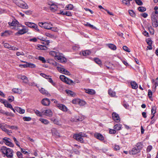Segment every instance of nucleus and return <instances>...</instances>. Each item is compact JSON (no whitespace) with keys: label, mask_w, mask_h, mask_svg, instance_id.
<instances>
[{"label":"nucleus","mask_w":158,"mask_h":158,"mask_svg":"<svg viewBox=\"0 0 158 158\" xmlns=\"http://www.w3.org/2000/svg\"><path fill=\"white\" fill-rule=\"evenodd\" d=\"M86 104V102L82 100L79 99L78 104L81 106H83Z\"/></svg>","instance_id":"4c0bfd02"},{"label":"nucleus","mask_w":158,"mask_h":158,"mask_svg":"<svg viewBox=\"0 0 158 158\" xmlns=\"http://www.w3.org/2000/svg\"><path fill=\"white\" fill-rule=\"evenodd\" d=\"M60 14L63 15H66L68 16H71L72 14L71 12L69 11H60Z\"/></svg>","instance_id":"aec40b11"},{"label":"nucleus","mask_w":158,"mask_h":158,"mask_svg":"<svg viewBox=\"0 0 158 158\" xmlns=\"http://www.w3.org/2000/svg\"><path fill=\"white\" fill-rule=\"evenodd\" d=\"M23 119L25 121H29L31 120V118L29 117H24Z\"/></svg>","instance_id":"37998d69"},{"label":"nucleus","mask_w":158,"mask_h":158,"mask_svg":"<svg viewBox=\"0 0 158 158\" xmlns=\"http://www.w3.org/2000/svg\"><path fill=\"white\" fill-rule=\"evenodd\" d=\"M109 132L110 134H115L116 133V131L114 129H110Z\"/></svg>","instance_id":"864d4df0"},{"label":"nucleus","mask_w":158,"mask_h":158,"mask_svg":"<svg viewBox=\"0 0 158 158\" xmlns=\"http://www.w3.org/2000/svg\"><path fill=\"white\" fill-rule=\"evenodd\" d=\"M108 47L111 49L114 50H115L117 48L116 46L115 45L113 44H108Z\"/></svg>","instance_id":"c85d7f7f"},{"label":"nucleus","mask_w":158,"mask_h":158,"mask_svg":"<svg viewBox=\"0 0 158 158\" xmlns=\"http://www.w3.org/2000/svg\"><path fill=\"white\" fill-rule=\"evenodd\" d=\"M45 35L48 36L50 37L51 38H52L54 37V35L52 34L49 33L47 32L45 33Z\"/></svg>","instance_id":"3c124183"},{"label":"nucleus","mask_w":158,"mask_h":158,"mask_svg":"<svg viewBox=\"0 0 158 158\" xmlns=\"http://www.w3.org/2000/svg\"><path fill=\"white\" fill-rule=\"evenodd\" d=\"M19 0V2L18 3V5H17L19 6L23 9H28V6L25 2L22 0Z\"/></svg>","instance_id":"423d86ee"},{"label":"nucleus","mask_w":158,"mask_h":158,"mask_svg":"<svg viewBox=\"0 0 158 158\" xmlns=\"http://www.w3.org/2000/svg\"><path fill=\"white\" fill-rule=\"evenodd\" d=\"M30 67L31 68H35V65L31 63H27V67Z\"/></svg>","instance_id":"09e8293b"},{"label":"nucleus","mask_w":158,"mask_h":158,"mask_svg":"<svg viewBox=\"0 0 158 158\" xmlns=\"http://www.w3.org/2000/svg\"><path fill=\"white\" fill-rule=\"evenodd\" d=\"M35 112L36 114L38 116L42 117V115H43L42 111L41 112H40L38 110H36L35 111Z\"/></svg>","instance_id":"58836bf2"},{"label":"nucleus","mask_w":158,"mask_h":158,"mask_svg":"<svg viewBox=\"0 0 158 158\" xmlns=\"http://www.w3.org/2000/svg\"><path fill=\"white\" fill-rule=\"evenodd\" d=\"M39 25L40 27L47 29H51L52 26V24L47 23H39Z\"/></svg>","instance_id":"7ed1b4c3"},{"label":"nucleus","mask_w":158,"mask_h":158,"mask_svg":"<svg viewBox=\"0 0 158 158\" xmlns=\"http://www.w3.org/2000/svg\"><path fill=\"white\" fill-rule=\"evenodd\" d=\"M140 152V151H139L138 149L135 148H133L132 150L129 151V153L131 155H135Z\"/></svg>","instance_id":"f3484780"},{"label":"nucleus","mask_w":158,"mask_h":158,"mask_svg":"<svg viewBox=\"0 0 158 158\" xmlns=\"http://www.w3.org/2000/svg\"><path fill=\"white\" fill-rule=\"evenodd\" d=\"M15 111L16 110L20 114H23L25 113V110L19 107H15Z\"/></svg>","instance_id":"dca6fc26"},{"label":"nucleus","mask_w":158,"mask_h":158,"mask_svg":"<svg viewBox=\"0 0 158 158\" xmlns=\"http://www.w3.org/2000/svg\"><path fill=\"white\" fill-rule=\"evenodd\" d=\"M19 22L15 19H14L11 22H9L8 24L10 26L17 27L18 26Z\"/></svg>","instance_id":"f8f14e48"},{"label":"nucleus","mask_w":158,"mask_h":158,"mask_svg":"<svg viewBox=\"0 0 158 158\" xmlns=\"http://www.w3.org/2000/svg\"><path fill=\"white\" fill-rule=\"evenodd\" d=\"M123 49L125 50V51L129 52H130L129 49L126 46H123Z\"/></svg>","instance_id":"680f3d73"},{"label":"nucleus","mask_w":158,"mask_h":158,"mask_svg":"<svg viewBox=\"0 0 158 158\" xmlns=\"http://www.w3.org/2000/svg\"><path fill=\"white\" fill-rule=\"evenodd\" d=\"M156 107L155 106H152V107L151 113L152 115H154L156 112Z\"/></svg>","instance_id":"c9c22d12"},{"label":"nucleus","mask_w":158,"mask_h":158,"mask_svg":"<svg viewBox=\"0 0 158 158\" xmlns=\"http://www.w3.org/2000/svg\"><path fill=\"white\" fill-rule=\"evenodd\" d=\"M1 129L3 131L5 132L9 135H10V133L12 132V131L11 130H9L7 129L5 127V126H3Z\"/></svg>","instance_id":"4be33fe9"},{"label":"nucleus","mask_w":158,"mask_h":158,"mask_svg":"<svg viewBox=\"0 0 158 158\" xmlns=\"http://www.w3.org/2000/svg\"><path fill=\"white\" fill-rule=\"evenodd\" d=\"M66 92L68 95H70L72 96L75 95V94L73 92L69 89L66 90Z\"/></svg>","instance_id":"473e14b6"},{"label":"nucleus","mask_w":158,"mask_h":158,"mask_svg":"<svg viewBox=\"0 0 158 158\" xmlns=\"http://www.w3.org/2000/svg\"><path fill=\"white\" fill-rule=\"evenodd\" d=\"M10 139L7 137H5L2 139L3 142L7 146L10 147H14V144L12 143L9 140Z\"/></svg>","instance_id":"0eeeda50"},{"label":"nucleus","mask_w":158,"mask_h":158,"mask_svg":"<svg viewBox=\"0 0 158 158\" xmlns=\"http://www.w3.org/2000/svg\"><path fill=\"white\" fill-rule=\"evenodd\" d=\"M108 93L109 95L111 97H114L116 96V93L112 91L111 89H110L108 91Z\"/></svg>","instance_id":"393cba45"},{"label":"nucleus","mask_w":158,"mask_h":158,"mask_svg":"<svg viewBox=\"0 0 158 158\" xmlns=\"http://www.w3.org/2000/svg\"><path fill=\"white\" fill-rule=\"evenodd\" d=\"M59 53L56 51H51L49 52V54L52 56L54 57L55 59L56 60V58L57 57L58 55H59Z\"/></svg>","instance_id":"a211bd4d"},{"label":"nucleus","mask_w":158,"mask_h":158,"mask_svg":"<svg viewBox=\"0 0 158 158\" xmlns=\"http://www.w3.org/2000/svg\"><path fill=\"white\" fill-rule=\"evenodd\" d=\"M152 146H151V145L148 146L147 147V149H146L147 152H149L151 151L152 149Z\"/></svg>","instance_id":"052dcab7"},{"label":"nucleus","mask_w":158,"mask_h":158,"mask_svg":"<svg viewBox=\"0 0 158 158\" xmlns=\"http://www.w3.org/2000/svg\"><path fill=\"white\" fill-rule=\"evenodd\" d=\"M60 78L62 81L64 82L66 81L67 77H66L64 75H61L60 77Z\"/></svg>","instance_id":"de8ad7c7"},{"label":"nucleus","mask_w":158,"mask_h":158,"mask_svg":"<svg viewBox=\"0 0 158 158\" xmlns=\"http://www.w3.org/2000/svg\"><path fill=\"white\" fill-rule=\"evenodd\" d=\"M17 155L19 158H23L22 154L20 152H17L16 153Z\"/></svg>","instance_id":"13d9d810"},{"label":"nucleus","mask_w":158,"mask_h":158,"mask_svg":"<svg viewBox=\"0 0 158 158\" xmlns=\"http://www.w3.org/2000/svg\"><path fill=\"white\" fill-rule=\"evenodd\" d=\"M85 134L83 132H80L78 134H75L73 135V138L77 141L82 143L83 142V139L82 137H86Z\"/></svg>","instance_id":"f03ea898"},{"label":"nucleus","mask_w":158,"mask_h":158,"mask_svg":"<svg viewBox=\"0 0 158 158\" xmlns=\"http://www.w3.org/2000/svg\"><path fill=\"white\" fill-rule=\"evenodd\" d=\"M4 106L5 107H6L7 108H10V109H11L12 110H13L14 113L15 112V109H14L12 107V105L8 103L7 101L6 102V103Z\"/></svg>","instance_id":"b1692460"},{"label":"nucleus","mask_w":158,"mask_h":158,"mask_svg":"<svg viewBox=\"0 0 158 158\" xmlns=\"http://www.w3.org/2000/svg\"><path fill=\"white\" fill-rule=\"evenodd\" d=\"M113 119L117 122L120 121V118L118 115L115 112H113L112 114Z\"/></svg>","instance_id":"9b49d317"},{"label":"nucleus","mask_w":158,"mask_h":158,"mask_svg":"<svg viewBox=\"0 0 158 158\" xmlns=\"http://www.w3.org/2000/svg\"><path fill=\"white\" fill-rule=\"evenodd\" d=\"M94 137L97 139L101 140H103L104 139V137L101 134L96 133L94 134Z\"/></svg>","instance_id":"2eb2a0df"},{"label":"nucleus","mask_w":158,"mask_h":158,"mask_svg":"<svg viewBox=\"0 0 158 158\" xmlns=\"http://www.w3.org/2000/svg\"><path fill=\"white\" fill-rule=\"evenodd\" d=\"M27 31V29L25 28H23L22 29L19 30L18 31L15 33V35H22L26 33Z\"/></svg>","instance_id":"9d476101"},{"label":"nucleus","mask_w":158,"mask_h":158,"mask_svg":"<svg viewBox=\"0 0 158 158\" xmlns=\"http://www.w3.org/2000/svg\"><path fill=\"white\" fill-rule=\"evenodd\" d=\"M123 106L126 109H129V106L128 104L124 102L123 104Z\"/></svg>","instance_id":"e2e57ef3"},{"label":"nucleus","mask_w":158,"mask_h":158,"mask_svg":"<svg viewBox=\"0 0 158 158\" xmlns=\"http://www.w3.org/2000/svg\"><path fill=\"white\" fill-rule=\"evenodd\" d=\"M39 91L41 93L43 94H45L46 95H48L49 94L48 91H47L43 88H41L39 90Z\"/></svg>","instance_id":"c756f323"},{"label":"nucleus","mask_w":158,"mask_h":158,"mask_svg":"<svg viewBox=\"0 0 158 158\" xmlns=\"http://www.w3.org/2000/svg\"><path fill=\"white\" fill-rule=\"evenodd\" d=\"M35 23H34L30 22H25V24L26 25L31 28H32L33 27H34V26H35Z\"/></svg>","instance_id":"cd10ccee"},{"label":"nucleus","mask_w":158,"mask_h":158,"mask_svg":"<svg viewBox=\"0 0 158 158\" xmlns=\"http://www.w3.org/2000/svg\"><path fill=\"white\" fill-rule=\"evenodd\" d=\"M39 120L42 123L45 125H47L49 123V122L47 119L42 118L39 119Z\"/></svg>","instance_id":"bb28decb"},{"label":"nucleus","mask_w":158,"mask_h":158,"mask_svg":"<svg viewBox=\"0 0 158 158\" xmlns=\"http://www.w3.org/2000/svg\"><path fill=\"white\" fill-rule=\"evenodd\" d=\"M66 84L69 85H73V84L74 83L73 81L67 78L66 79V81L64 82Z\"/></svg>","instance_id":"7c9ffc66"},{"label":"nucleus","mask_w":158,"mask_h":158,"mask_svg":"<svg viewBox=\"0 0 158 158\" xmlns=\"http://www.w3.org/2000/svg\"><path fill=\"white\" fill-rule=\"evenodd\" d=\"M79 99L78 98L74 99L72 100V102L74 104H78Z\"/></svg>","instance_id":"8fccbe9b"},{"label":"nucleus","mask_w":158,"mask_h":158,"mask_svg":"<svg viewBox=\"0 0 158 158\" xmlns=\"http://www.w3.org/2000/svg\"><path fill=\"white\" fill-rule=\"evenodd\" d=\"M0 151L7 157L9 158H12L13 151L12 149L7 148L5 146H2L0 149Z\"/></svg>","instance_id":"f257e3e1"},{"label":"nucleus","mask_w":158,"mask_h":158,"mask_svg":"<svg viewBox=\"0 0 158 158\" xmlns=\"http://www.w3.org/2000/svg\"><path fill=\"white\" fill-rule=\"evenodd\" d=\"M122 125L120 123L116 124L114 126V128L116 131L120 130L122 128Z\"/></svg>","instance_id":"5701e85b"},{"label":"nucleus","mask_w":158,"mask_h":158,"mask_svg":"<svg viewBox=\"0 0 158 158\" xmlns=\"http://www.w3.org/2000/svg\"><path fill=\"white\" fill-rule=\"evenodd\" d=\"M74 8V6L73 5L71 4H69L67 5L65 7V8L66 10H72Z\"/></svg>","instance_id":"2f4dec72"},{"label":"nucleus","mask_w":158,"mask_h":158,"mask_svg":"<svg viewBox=\"0 0 158 158\" xmlns=\"http://www.w3.org/2000/svg\"><path fill=\"white\" fill-rule=\"evenodd\" d=\"M14 98L13 96H9L8 98V100L9 102H12L14 101Z\"/></svg>","instance_id":"69168bd1"},{"label":"nucleus","mask_w":158,"mask_h":158,"mask_svg":"<svg viewBox=\"0 0 158 158\" xmlns=\"http://www.w3.org/2000/svg\"><path fill=\"white\" fill-rule=\"evenodd\" d=\"M129 14L132 17H134L135 15V14L134 10H128Z\"/></svg>","instance_id":"a18cd8bd"},{"label":"nucleus","mask_w":158,"mask_h":158,"mask_svg":"<svg viewBox=\"0 0 158 158\" xmlns=\"http://www.w3.org/2000/svg\"><path fill=\"white\" fill-rule=\"evenodd\" d=\"M38 59L39 60L41 61L43 63L46 62V60L43 57L40 56L39 57Z\"/></svg>","instance_id":"49530a36"},{"label":"nucleus","mask_w":158,"mask_h":158,"mask_svg":"<svg viewBox=\"0 0 158 158\" xmlns=\"http://www.w3.org/2000/svg\"><path fill=\"white\" fill-rule=\"evenodd\" d=\"M57 69L60 73L67 75L70 74V73L67 70L61 67L60 65L57 67Z\"/></svg>","instance_id":"39448f33"},{"label":"nucleus","mask_w":158,"mask_h":158,"mask_svg":"<svg viewBox=\"0 0 158 158\" xmlns=\"http://www.w3.org/2000/svg\"><path fill=\"white\" fill-rule=\"evenodd\" d=\"M19 78H20L22 79V80H23L24 81V82H27V78L26 77L24 76H20L18 77Z\"/></svg>","instance_id":"ea45409f"},{"label":"nucleus","mask_w":158,"mask_h":158,"mask_svg":"<svg viewBox=\"0 0 158 158\" xmlns=\"http://www.w3.org/2000/svg\"><path fill=\"white\" fill-rule=\"evenodd\" d=\"M155 82V88H156V87L158 85V77H157L156 80L155 81L154 79H153L152 80V82Z\"/></svg>","instance_id":"603ef678"},{"label":"nucleus","mask_w":158,"mask_h":158,"mask_svg":"<svg viewBox=\"0 0 158 158\" xmlns=\"http://www.w3.org/2000/svg\"><path fill=\"white\" fill-rule=\"evenodd\" d=\"M42 104L45 106H48L49 105L50 102L49 99L47 98L43 99L42 101Z\"/></svg>","instance_id":"4468645a"},{"label":"nucleus","mask_w":158,"mask_h":158,"mask_svg":"<svg viewBox=\"0 0 158 158\" xmlns=\"http://www.w3.org/2000/svg\"><path fill=\"white\" fill-rule=\"evenodd\" d=\"M91 52L88 50H86L85 51L82 52V54L84 56H86L89 55L90 54Z\"/></svg>","instance_id":"e433bc0d"},{"label":"nucleus","mask_w":158,"mask_h":158,"mask_svg":"<svg viewBox=\"0 0 158 158\" xmlns=\"http://www.w3.org/2000/svg\"><path fill=\"white\" fill-rule=\"evenodd\" d=\"M13 139L16 145H17L19 147H20V145L19 144V142L16 139V138L15 137H13Z\"/></svg>","instance_id":"5fc2aeb1"},{"label":"nucleus","mask_w":158,"mask_h":158,"mask_svg":"<svg viewBox=\"0 0 158 158\" xmlns=\"http://www.w3.org/2000/svg\"><path fill=\"white\" fill-rule=\"evenodd\" d=\"M43 115H45L48 117H51L52 115V113L51 110L48 109L46 110H44L42 111Z\"/></svg>","instance_id":"1a4fd4ad"},{"label":"nucleus","mask_w":158,"mask_h":158,"mask_svg":"<svg viewBox=\"0 0 158 158\" xmlns=\"http://www.w3.org/2000/svg\"><path fill=\"white\" fill-rule=\"evenodd\" d=\"M131 86L132 88L133 89H136L138 87L137 84L135 81L131 82Z\"/></svg>","instance_id":"a878e982"},{"label":"nucleus","mask_w":158,"mask_h":158,"mask_svg":"<svg viewBox=\"0 0 158 158\" xmlns=\"http://www.w3.org/2000/svg\"><path fill=\"white\" fill-rule=\"evenodd\" d=\"M52 31H55V32H57L58 31V29L56 27H51V28L50 29Z\"/></svg>","instance_id":"338daca9"},{"label":"nucleus","mask_w":158,"mask_h":158,"mask_svg":"<svg viewBox=\"0 0 158 158\" xmlns=\"http://www.w3.org/2000/svg\"><path fill=\"white\" fill-rule=\"evenodd\" d=\"M148 96L150 98L152 97V92L150 89L148 90Z\"/></svg>","instance_id":"4d7b16f0"},{"label":"nucleus","mask_w":158,"mask_h":158,"mask_svg":"<svg viewBox=\"0 0 158 158\" xmlns=\"http://www.w3.org/2000/svg\"><path fill=\"white\" fill-rule=\"evenodd\" d=\"M56 60H58L59 62L62 63H65L66 62V58L63 55L60 53H59V55L56 58Z\"/></svg>","instance_id":"20e7f679"},{"label":"nucleus","mask_w":158,"mask_h":158,"mask_svg":"<svg viewBox=\"0 0 158 158\" xmlns=\"http://www.w3.org/2000/svg\"><path fill=\"white\" fill-rule=\"evenodd\" d=\"M142 144L141 143H137L136 145V148L137 149H138L139 151H140L141 149L142 148Z\"/></svg>","instance_id":"f704fd0d"},{"label":"nucleus","mask_w":158,"mask_h":158,"mask_svg":"<svg viewBox=\"0 0 158 158\" xmlns=\"http://www.w3.org/2000/svg\"><path fill=\"white\" fill-rule=\"evenodd\" d=\"M48 4L50 10H56L57 8V6L52 2H49Z\"/></svg>","instance_id":"ddd939ff"},{"label":"nucleus","mask_w":158,"mask_h":158,"mask_svg":"<svg viewBox=\"0 0 158 158\" xmlns=\"http://www.w3.org/2000/svg\"><path fill=\"white\" fill-rule=\"evenodd\" d=\"M12 91L15 93H20L22 92L21 90L18 88L13 89Z\"/></svg>","instance_id":"72a5a7b5"},{"label":"nucleus","mask_w":158,"mask_h":158,"mask_svg":"<svg viewBox=\"0 0 158 158\" xmlns=\"http://www.w3.org/2000/svg\"><path fill=\"white\" fill-rule=\"evenodd\" d=\"M56 106L60 109L63 111L66 112L68 110L67 108L63 104H58Z\"/></svg>","instance_id":"6e6552de"},{"label":"nucleus","mask_w":158,"mask_h":158,"mask_svg":"<svg viewBox=\"0 0 158 158\" xmlns=\"http://www.w3.org/2000/svg\"><path fill=\"white\" fill-rule=\"evenodd\" d=\"M85 92L86 93L88 94H89L91 95H93L95 94V91L93 89H85Z\"/></svg>","instance_id":"6ab92c4d"},{"label":"nucleus","mask_w":158,"mask_h":158,"mask_svg":"<svg viewBox=\"0 0 158 158\" xmlns=\"http://www.w3.org/2000/svg\"><path fill=\"white\" fill-rule=\"evenodd\" d=\"M94 61L99 65H100L102 64L101 60L98 58H95Z\"/></svg>","instance_id":"79ce46f5"},{"label":"nucleus","mask_w":158,"mask_h":158,"mask_svg":"<svg viewBox=\"0 0 158 158\" xmlns=\"http://www.w3.org/2000/svg\"><path fill=\"white\" fill-rule=\"evenodd\" d=\"M85 26L88 27H90V28L92 29H94L95 28V27H94V26L93 25L90 24L89 23H87L86 24H85Z\"/></svg>","instance_id":"c03bdc74"},{"label":"nucleus","mask_w":158,"mask_h":158,"mask_svg":"<svg viewBox=\"0 0 158 158\" xmlns=\"http://www.w3.org/2000/svg\"><path fill=\"white\" fill-rule=\"evenodd\" d=\"M4 46L6 48H8L10 49L11 45H10L8 43H5L4 44Z\"/></svg>","instance_id":"0e129e2a"},{"label":"nucleus","mask_w":158,"mask_h":158,"mask_svg":"<svg viewBox=\"0 0 158 158\" xmlns=\"http://www.w3.org/2000/svg\"><path fill=\"white\" fill-rule=\"evenodd\" d=\"M146 42L148 45H152V41L150 39H148L146 40Z\"/></svg>","instance_id":"6e6d98bb"},{"label":"nucleus","mask_w":158,"mask_h":158,"mask_svg":"<svg viewBox=\"0 0 158 158\" xmlns=\"http://www.w3.org/2000/svg\"><path fill=\"white\" fill-rule=\"evenodd\" d=\"M36 47L38 50H45L47 49V48L45 46L40 44L38 45Z\"/></svg>","instance_id":"412c9836"},{"label":"nucleus","mask_w":158,"mask_h":158,"mask_svg":"<svg viewBox=\"0 0 158 158\" xmlns=\"http://www.w3.org/2000/svg\"><path fill=\"white\" fill-rule=\"evenodd\" d=\"M48 81L51 83V84L54 86H56V83L55 82H54L53 81H52V78L51 77H49L48 78Z\"/></svg>","instance_id":"a19ab883"},{"label":"nucleus","mask_w":158,"mask_h":158,"mask_svg":"<svg viewBox=\"0 0 158 158\" xmlns=\"http://www.w3.org/2000/svg\"><path fill=\"white\" fill-rule=\"evenodd\" d=\"M122 2L123 4L126 5H128L130 4V2L128 0H123Z\"/></svg>","instance_id":"bf43d9fd"},{"label":"nucleus","mask_w":158,"mask_h":158,"mask_svg":"<svg viewBox=\"0 0 158 158\" xmlns=\"http://www.w3.org/2000/svg\"><path fill=\"white\" fill-rule=\"evenodd\" d=\"M40 75L41 76H42L43 77H44L46 79H47L49 77V76H47L44 73H40Z\"/></svg>","instance_id":"774afa93"}]
</instances>
